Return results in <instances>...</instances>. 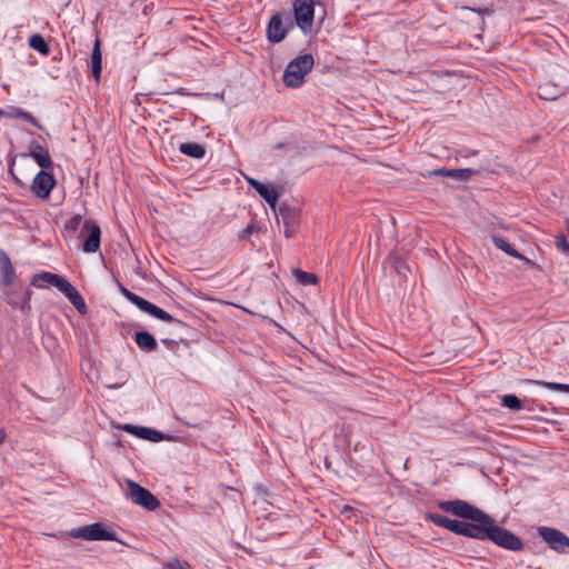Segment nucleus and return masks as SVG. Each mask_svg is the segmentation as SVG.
Returning a JSON list of instances; mask_svg holds the SVG:
<instances>
[{
	"instance_id": "f257e3e1",
	"label": "nucleus",
	"mask_w": 569,
	"mask_h": 569,
	"mask_svg": "<svg viewBox=\"0 0 569 569\" xmlns=\"http://www.w3.org/2000/svg\"><path fill=\"white\" fill-rule=\"evenodd\" d=\"M437 507L443 512L469 520L459 521L440 513L427 512L426 519L438 527L467 538L491 541L510 551H521L525 547L517 535L500 527L491 516L465 500H442L438 501Z\"/></svg>"
},
{
	"instance_id": "f03ea898",
	"label": "nucleus",
	"mask_w": 569,
	"mask_h": 569,
	"mask_svg": "<svg viewBox=\"0 0 569 569\" xmlns=\"http://www.w3.org/2000/svg\"><path fill=\"white\" fill-rule=\"evenodd\" d=\"M39 281H43L50 286L56 287L69 299V301L80 313L83 315L87 312V306L82 296L67 279L60 274L43 271L36 274L31 283L37 287H42Z\"/></svg>"
},
{
	"instance_id": "7ed1b4c3",
	"label": "nucleus",
	"mask_w": 569,
	"mask_h": 569,
	"mask_svg": "<svg viewBox=\"0 0 569 569\" xmlns=\"http://www.w3.org/2000/svg\"><path fill=\"white\" fill-rule=\"evenodd\" d=\"M64 230L69 233L80 231V236L88 233L82 247L84 252H96L99 250L101 230L94 221L84 220L82 216L76 214L66 222Z\"/></svg>"
},
{
	"instance_id": "20e7f679",
	"label": "nucleus",
	"mask_w": 569,
	"mask_h": 569,
	"mask_svg": "<svg viewBox=\"0 0 569 569\" xmlns=\"http://www.w3.org/2000/svg\"><path fill=\"white\" fill-rule=\"evenodd\" d=\"M16 278V270L12 266L10 257L0 249V288L3 289L4 295L8 297V303L21 310L30 309V299L32 292L26 290L21 298H11L8 288L13 283Z\"/></svg>"
},
{
	"instance_id": "39448f33",
	"label": "nucleus",
	"mask_w": 569,
	"mask_h": 569,
	"mask_svg": "<svg viewBox=\"0 0 569 569\" xmlns=\"http://www.w3.org/2000/svg\"><path fill=\"white\" fill-rule=\"evenodd\" d=\"M315 59L310 53H303L292 59L282 76L283 83L289 88H299L306 76L312 70Z\"/></svg>"
},
{
	"instance_id": "423d86ee",
	"label": "nucleus",
	"mask_w": 569,
	"mask_h": 569,
	"mask_svg": "<svg viewBox=\"0 0 569 569\" xmlns=\"http://www.w3.org/2000/svg\"><path fill=\"white\" fill-rule=\"evenodd\" d=\"M120 292L124 298H127L131 303H133L138 309H140L142 312L148 313L151 317H154L161 321L174 323L177 326L184 327L186 323L173 316H171L166 310L161 309L160 307L156 306L154 303L148 301L147 299L136 295L134 292L130 291L129 289L124 288L123 286H120Z\"/></svg>"
},
{
	"instance_id": "0eeeda50",
	"label": "nucleus",
	"mask_w": 569,
	"mask_h": 569,
	"mask_svg": "<svg viewBox=\"0 0 569 569\" xmlns=\"http://www.w3.org/2000/svg\"><path fill=\"white\" fill-rule=\"evenodd\" d=\"M69 536L72 538L82 539L87 541L117 540L116 535L112 531L107 530V528L100 522L74 528L69 532Z\"/></svg>"
},
{
	"instance_id": "6e6552de",
	"label": "nucleus",
	"mask_w": 569,
	"mask_h": 569,
	"mask_svg": "<svg viewBox=\"0 0 569 569\" xmlns=\"http://www.w3.org/2000/svg\"><path fill=\"white\" fill-rule=\"evenodd\" d=\"M295 20L298 28L309 34L312 31L315 19V1L313 0H295L292 3Z\"/></svg>"
},
{
	"instance_id": "1a4fd4ad",
	"label": "nucleus",
	"mask_w": 569,
	"mask_h": 569,
	"mask_svg": "<svg viewBox=\"0 0 569 569\" xmlns=\"http://www.w3.org/2000/svg\"><path fill=\"white\" fill-rule=\"evenodd\" d=\"M277 222L283 224V233L287 238H292L298 231L300 224V212L286 203H282L276 212Z\"/></svg>"
},
{
	"instance_id": "9d476101",
	"label": "nucleus",
	"mask_w": 569,
	"mask_h": 569,
	"mask_svg": "<svg viewBox=\"0 0 569 569\" xmlns=\"http://www.w3.org/2000/svg\"><path fill=\"white\" fill-rule=\"evenodd\" d=\"M127 483L130 498L136 505L142 506L151 511L156 510L160 506L159 500L148 489L132 480H128Z\"/></svg>"
},
{
	"instance_id": "9b49d317",
	"label": "nucleus",
	"mask_w": 569,
	"mask_h": 569,
	"mask_svg": "<svg viewBox=\"0 0 569 569\" xmlns=\"http://www.w3.org/2000/svg\"><path fill=\"white\" fill-rule=\"evenodd\" d=\"M293 28L291 20L284 24L283 18L280 13H274L267 27V39L270 43H279L287 37L289 30Z\"/></svg>"
},
{
	"instance_id": "f8f14e48",
	"label": "nucleus",
	"mask_w": 569,
	"mask_h": 569,
	"mask_svg": "<svg viewBox=\"0 0 569 569\" xmlns=\"http://www.w3.org/2000/svg\"><path fill=\"white\" fill-rule=\"evenodd\" d=\"M538 533L553 550L569 553V538L561 531L549 527H540Z\"/></svg>"
},
{
	"instance_id": "ddd939ff",
	"label": "nucleus",
	"mask_w": 569,
	"mask_h": 569,
	"mask_svg": "<svg viewBox=\"0 0 569 569\" xmlns=\"http://www.w3.org/2000/svg\"><path fill=\"white\" fill-rule=\"evenodd\" d=\"M56 186V179L47 170H40L32 180L31 191L40 199H48Z\"/></svg>"
},
{
	"instance_id": "4468645a",
	"label": "nucleus",
	"mask_w": 569,
	"mask_h": 569,
	"mask_svg": "<svg viewBox=\"0 0 569 569\" xmlns=\"http://www.w3.org/2000/svg\"><path fill=\"white\" fill-rule=\"evenodd\" d=\"M21 157H31L38 166L42 168V170L51 169L53 167V161L48 150L37 141H31L29 143V152L21 153Z\"/></svg>"
},
{
	"instance_id": "2eb2a0df",
	"label": "nucleus",
	"mask_w": 569,
	"mask_h": 569,
	"mask_svg": "<svg viewBox=\"0 0 569 569\" xmlns=\"http://www.w3.org/2000/svg\"><path fill=\"white\" fill-rule=\"evenodd\" d=\"M477 173H479V170L471 169V168H461V169L442 168V169H436V170L429 171L430 177L441 176V177L451 178V179H455L458 181H467L472 176H475Z\"/></svg>"
},
{
	"instance_id": "dca6fc26",
	"label": "nucleus",
	"mask_w": 569,
	"mask_h": 569,
	"mask_svg": "<svg viewBox=\"0 0 569 569\" xmlns=\"http://www.w3.org/2000/svg\"><path fill=\"white\" fill-rule=\"evenodd\" d=\"M122 430L126 432L133 435L140 439L149 440L152 442L162 441L166 439V436L156 429H151L148 427H139L133 425H124Z\"/></svg>"
},
{
	"instance_id": "f3484780",
	"label": "nucleus",
	"mask_w": 569,
	"mask_h": 569,
	"mask_svg": "<svg viewBox=\"0 0 569 569\" xmlns=\"http://www.w3.org/2000/svg\"><path fill=\"white\" fill-rule=\"evenodd\" d=\"M568 86L547 81L538 87V96L543 100H555L565 94Z\"/></svg>"
},
{
	"instance_id": "a211bd4d",
	"label": "nucleus",
	"mask_w": 569,
	"mask_h": 569,
	"mask_svg": "<svg viewBox=\"0 0 569 569\" xmlns=\"http://www.w3.org/2000/svg\"><path fill=\"white\" fill-rule=\"evenodd\" d=\"M90 68L92 76L97 82L101 79L102 72V53H101V41L99 38H96L91 57H90Z\"/></svg>"
},
{
	"instance_id": "6ab92c4d",
	"label": "nucleus",
	"mask_w": 569,
	"mask_h": 569,
	"mask_svg": "<svg viewBox=\"0 0 569 569\" xmlns=\"http://www.w3.org/2000/svg\"><path fill=\"white\" fill-rule=\"evenodd\" d=\"M136 345L143 351L153 352L158 349L156 338L148 331H136L133 335Z\"/></svg>"
},
{
	"instance_id": "aec40b11",
	"label": "nucleus",
	"mask_w": 569,
	"mask_h": 569,
	"mask_svg": "<svg viewBox=\"0 0 569 569\" xmlns=\"http://www.w3.org/2000/svg\"><path fill=\"white\" fill-rule=\"evenodd\" d=\"M179 151L193 159H202L206 154L203 146L197 142H186L179 146Z\"/></svg>"
},
{
	"instance_id": "412c9836",
	"label": "nucleus",
	"mask_w": 569,
	"mask_h": 569,
	"mask_svg": "<svg viewBox=\"0 0 569 569\" xmlns=\"http://www.w3.org/2000/svg\"><path fill=\"white\" fill-rule=\"evenodd\" d=\"M492 243L505 253L517 259H525V257L518 252L509 242L502 237L492 236Z\"/></svg>"
},
{
	"instance_id": "4be33fe9",
	"label": "nucleus",
	"mask_w": 569,
	"mask_h": 569,
	"mask_svg": "<svg viewBox=\"0 0 569 569\" xmlns=\"http://www.w3.org/2000/svg\"><path fill=\"white\" fill-rule=\"evenodd\" d=\"M257 192L276 211V203L279 194L274 187L263 183Z\"/></svg>"
},
{
	"instance_id": "5701e85b",
	"label": "nucleus",
	"mask_w": 569,
	"mask_h": 569,
	"mask_svg": "<svg viewBox=\"0 0 569 569\" xmlns=\"http://www.w3.org/2000/svg\"><path fill=\"white\" fill-rule=\"evenodd\" d=\"M29 46L30 48H32L41 54H48L50 52L49 44L46 42L44 38L39 33L32 34L29 38Z\"/></svg>"
},
{
	"instance_id": "b1692460",
	"label": "nucleus",
	"mask_w": 569,
	"mask_h": 569,
	"mask_svg": "<svg viewBox=\"0 0 569 569\" xmlns=\"http://www.w3.org/2000/svg\"><path fill=\"white\" fill-rule=\"evenodd\" d=\"M296 280L302 286H311L318 283V277L316 273L307 272L301 269L293 271Z\"/></svg>"
},
{
	"instance_id": "393cba45",
	"label": "nucleus",
	"mask_w": 569,
	"mask_h": 569,
	"mask_svg": "<svg viewBox=\"0 0 569 569\" xmlns=\"http://www.w3.org/2000/svg\"><path fill=\"white\" fill-rule=\"evenodd\" d=\"M10 116H11L12 118L21 119V120H23V121H26V122H29V123H31L32 126H34V127H37V128H39V129H41V128H42V127H41V124H40V122H39V121H38V120H37V119H36V118H34L30 112L24 111V110H22V109H20V108H14V109L11 111Z\"/></svg>"
},
{
	"instance_id": "a878e982",
	"label": "nucleus",
	"mask_w": 569,
	"mask_h": 569,
	"mask_svg": "<svg viewBox=\"0 0 569 569\" xmlns=\"http://www.w3.org/2000/svg\"><path fill=\"white\" fill-rule=\"evenodd\" d=\"M501 406L512 410L518 411L522 409L521 400L515 395H505L501 397Z\"/></svg>"
},
{
	"instance_id": "bb28decb",
	"label": "nucleus",
	"mask_w": 569,
	"mask_h": 569,
	"mask_svg": "<svg viewBox=\"0 0 569 569\" xmlns=\"http://www.w3.org/2000/svg\"><path fill=\"white\" fill-rule=\"evenodd\" d=\"M556 248L562 253H569V241L563 233H559L555 237Z\"/></svg>"
},
{
	"instance_id": "cd10ccee",
	"label": "nucleus",
	"mask_w": 569,
	"mask_h": 569,
	"mask_svg": "<svg viewBox=\"0 0 569 569\" xmlns=\"http://www.w3.org/2000/svg\"><path fill=\"white\" fill-rule=\"evenodd\" d=\"M531 382L536 385L543 386L550 390L560 391L562 392L563 383L558 382H547V381H540V380H532Z\"/></svg>"
},
{
	"instance_id": "c85d7f7f",
	"label": "nucleus",
	"mask_w": 569,
	"mask_h": 569,
	"mask_svg": "<svg viewBox=\"0 0 569 569\" xmlns=\"http://www.w3.org/2000/svg\"><path fill=\"white\" fill-rule=\"evenodd\" d=\"M258 230V227L254 222L249 223L239 234L241 240L248 239L253 232Z\"/></svg>"
},
{
	"instance_id": "c756f323",
	"label": "nucleus",
	"mask_w": 569,
	"mask_h": 569,
	"mask_svg": "<svg viewBox=\"0 0 569 569\" xmlns=\"http://www.w3.org/2000/svg\"><path fill=\"white\" fill-rule=\"evenodd\" d=\"M162 569H186L184 566L181 563L178 559H172L168 562H166L162 567Z\"/></svg>"
},
{
	"instance_id": "7c9ffc66",
	"label": "nucleus",
	"mask_w": 569,
	"mask_h": 569,
	"mask_svg": "<svg viewBox=\"0 0 569 569\" xmlns=\"http://www.w3.org/2000/svg\"><path fill=\"white\" fill-rule=\"evenodd\" d=\"M247 182L250 187H252L256 191H258L262 186L263 183L253 179V178H247Z\"/></svg>"
},
{
	"instance_id": "2f4dec72",
	"label": "nucleus",
	"mask_w": 569,
	"mask_h": 569,
	"mask_svg": "<svg viewBox=\"0 0 569 569\" xmlns=\"http://www.w3.org/2000/svg\"><path fill=\"white\" fill-rule=\"evenodd\" d=\"M161 342L169 347V348H173L174 346H178V342L176 340H172V339H161Z\"/></svg>"
},
{
	"instance_id": "473e14b6",
	"label": "nucleus",
	"mask_w": 569,
	"mask_h": 569,
	"mask_svg": "<svg viewBox=\"0 0 569 569\" xmlns=\"http://www.w3.org/2000/svg\"><path fill=\"white\" fill-rule=\"evenodd\" d=\"M466 9L471 10V8H469V7H466ZM472 11L477 12L481 17V19H483V14H485V10L483 9H480V8L479 9H472Z\"/></svg>"
},
{
	"instance_id": "72a5a7b5",
	"label": "nucleus",
	"mask_w": 569,
	"mask_h": 569,
	"mask_svg": "<svg viewBox=\"0 0 569 569\" xmlns=\"http://www.w3.org/2000/svg\"><path fill=\"white\" fill-rule=\"evenodd\" d=\"M9 172L17 183H21L20 179L13 173L12 167L10 166Z\"/></svg>"
},
{
	"instance_id": "f704fd0d",
	"label": "nucleus",
	"mask_w": 569,
	"mask_h": 569,
	"mask_svg": "<svg viewBox=\"0 0 569 569\" xmlns=\"http://www.w3.org/2000/svg\"><path fill=\"white\" fill-rule=\"evenodd\" d=\"M4 439H6V432L3 430H0V445L3 443Z\"/></svg>"
},
{
	"instance_id": "c9c22d12",
	"label": "nucleus",
	"mask_w": 569,
	"mask_h": 569,
	"mask_svg": "<svg viewBox=\"0 0 569 569\" xmlns=\"http://www.w3.org/2000/svg\"><path fill=\"white\" fill-rule=\"evenodd\" d=\"M562 392L569 393V385L563 383Z\"/></svg>"
}]
</instances>
